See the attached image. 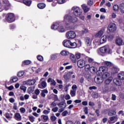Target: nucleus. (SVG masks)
I'll use <instances>...</instances> for the list:
<instances>
[{"label":"nucleus","mask_w":124,"mask_h":124,"mask_svg":"<svg viewBox=\"0 0 124 124\" xmlns=\"http://www.w3.org/2000/svg\"><path fill=\"white\" fill-rule=\"evenodd\" d=\"M100 55L105 56L107 54H112V49L108 45H106L100 48Z\"/></svg>","instance_id":"nucleus-1"},{"label":"nucleus","mask_w":124,"mask_h":124,"mask_svg":"<svg viewBox=\"0 0 124 124\" xmlns=\"http://www.w3.org/2000/svg\"><path fill=\"white\" fill-rule=\"evenodd\" d=\"M77 17L74 16L72 17L68 15H66L64 16V22H68V23H76L78 21Z\"/></svg>","instance_id":"nucleus-2"},{"label":"nucleus","mask_w":124,"mask_h":124,"mask_svg":"<svg viewBox=\"0 0 124 124\" xmlns=\"http://www.w3.org/2000/svg\"><path fill=\"white\" fill-rule=\"evenodd\" d=\"M72 11H73L74 14L77 17H79L82 15V13L83 11L82 9H80L78 7L74 6L72 8Z\"/></svg>","instance_id":"nucleus-3"},{"label":"nucleus","mask_w":124,"mask_h":124,"mask_svg":"<svg viewBox=\"0 0 124 124\" xmlns=\"http://www.w3.org/2000/svg\"><path fill=\"white\" fill-rule=\"evenodd\" d=\"M57 105L59 107V109L58 110L59 113L63 112L65 108H66V103L63 102H61L57 104Z\"/></svg>","instance_id":"nucleus-4"},{"label":"nucleus","mask_w":124,"mask_h":124,"mask_svg":"<svg viewBox=\"0 0 124 124\" xmlns=\"http://www.w3.org/2000/svg\"><path fill=\"white\" fill-rule=\"evenodd\" d=\"M66 36L68 39H73L76 37V33L74 31H70L66 33Z\"/></svg>","instance_id":"nucleus-5"},{"label":"nucleus","mask_w":124,"mask_h":124,"mask_svg":"<svg viewBox=\"0 0 124 124\" xmlns=\"http://www.w3.org/2000/svg\"><path fill=\"white\" fill-rule=\"evenodd\" d=\"M6 20L8 23L14 22V15L12 13H8L6 16Z\"/></svg>","instance_id":"nucleus-6"},{"label":"nucleus","mask_w":124,"mask_h":124,"mask_svg":"<svg viewBox=\"0 0 124 124\" xmlns=\"http://www.w3.org/2000/svg\"><path fill=\"white\" fill-rule=\"evenodd\" d=\"M108 29L110 32H114L117 31V26L114 23H110L108 26Z\"/></svg>","instance_id":"nucleus-7"},{"label":"nucleus","mask_w":124,"mask_h":124,"mask_svg":"<svg viewBox=\"0 0 124 124\" xmlns=\"http://www.w3.org/2000/svg\"><path fill=\"white\" fill-rule=\"evenodd\" d=\"M78 42H74L72 43L71 42V45H70V47H71V48H78L79 47H81V44H82V43L81 42L80 40H78Z\"/></svg>","instance_id":"nucleus-8"},{"label":"nucleus","mask_w":124,"mask_h":124,"mask_svg":"<svg viewBox=\"0 0 124 124\" xmlns=\"http://www.w3.org/2000/svg\"><path fill=\"white\" fill-rule=\"evenodd\" d=\"M86 62L84 60H79L77 62V65L80 68H83L85 66Z\"/></svg>","instance_id":"nucleus-9"},{"label":"nucleus","mask_w":124,"mask_h":124,"mask_svg":"<svg viewBox=\"0 0 124 124\" xmlns=\"http://www.w3.org/2000/svg\"><path fill=\"white\" fill-rule=\"evenodd\" d=\"M35 80L34 79L28 80L24 81V84L26 86H32V85L35 84Z\"/></svg>","instance_id":"nucleus-10"},{"label":"nucleus","mask_w":124,"mask_h":124,"mask_svg":"<svg viewBox=\"0 0 124 124\" xmlns=\"http://www.w3.org/2000/svg\"><path fill=\"white\" fill-rule=\"evenodd\" d=\"M109 120L108 121V124H115L118 121V117L113 116L110 117Z\"/></svg>","instance_id":"nucleus-11"},{"label":"nucleus","mask_w":124,"mask_h":124,"mask_svg":"<svg viewBox=\"0 0 124 124\" xmlns=\"http://www.w3.org/2000/svg\"><path fill=\"white\" fill-rule=\"evenodd\" d=\"M71 43V41L68 40H65L63 42V46H64V47H66V48H71V46H70Z\"/></svg>","instance_id":"nucleus-12"},{"label":"nucleus","mask_w":124,"mask_h":124,"mask_svg":"<svg viewBox=\"0 0 124 124\" xmlns=\"http://www.w3.org/2000/svg\"><path fill=\"white\" fill-rule=\"evenodd\" d=\"M104 33V30L103 29L100 30L96 33V34L95 35V36L97 38H100V37H102V35H103Z\"/></svg>","instance_id":"nucleus-13"},{"label":"nucleus","mask_w":124,"mask_h":124,"mask_svg":"<svg viewBox=\"0 0 124 124\" xmlns=\"http://www.w3.org/2000/svg\"><path fill=\"white\" fill-rule=\"evenodd\" d=\"M38 87L40 89H45L47 87V83L45 81H43L40 84H38Z\"/></svg>","instance_id":"nucleus-14"},{"label":"nucleus","mask_w":124,"mask_h":124,"mask_svg":"<svg viewBox=\"0 0 124 124\" xmlns=\"http://www.w3.org/2000/svg\"><path fill=\"white\" fill-rule=\"evenodd\" d=\"M116 43L118 46L124 45V41L121 38H117L116 40Z\"/></svg>","instance_id":"nucleus-15"},{"label":"nucleus","mask_w":124,"mask_h":124,"mask_svg":"<svg viewBox=\"0 0 124 124\" xmlns=\"http://www.w3.org/2000/svg\"><path fill=\"white\" fill-rule=\"evenodd\" d=\"M102 93L104 94H105L107 92H108V90H109V85H104L102 88Z\"/></svg>","instance_id":"nucleus-16"},{"label":"nucleus","mask_w":124,"mask_h":124,"mask_svg":"<svg viewBox=\"0 0 124 124\" xmlns=\"http://www.w3.org/2000/svg\"><path fill=\"white\" fill-rule=\"evenodd\" d=\"M6 0H3V2H4L3 6L5 10H8L9 9V6H10V4L9 1H6Z\"/></svg>","instance_id":"nucleus-17"},{"label":"nucleus","mask_w":124,"mask_h":124,"mask_svg":"<svg viewBox=\"0 0 124 124\" xmlns=\"http://www.w3.org/2000/svg\"><path fill=\"white\" fill-rule=\"evenodd\" d=\"M94 81L97 84H101V83L103 82V78H98V77H95Z\"/></svg>","instance_id":"nucleus-18"},{"label":"nucleus","mask_w":124,"mask_h":124,"mask_svg":"<svg viewBox=\"0 0 124 124\" xmlns=\"http://www.w3.org/2000/svg\"><path fill=\"white\" fill-rule=\"evenodd\" d=\"M15 119L16 121L20 122V121H22V116H21V114H20L19 113L16 112L15 113Z\"/></svg>","instance_id":"nucleus-19"},{"label":"nucleus","mask_w":124,"mask_h":124,"mask_svg":"<svg viewBox=\"0 0 124 124\" xmlns=\"http://www.w3.org/2000/svg\"><path fill=\"white\" fill-rule=\"evenodd\" d=\"M60 27V25L59 24V23H53L51 28V30H54V31H56L57 30H59V28Z\"/></svg>","instance_id":"nucleus-20"},{"label":"nucleus","mask_w":124,"mask_h":124,"mask_svg":"<svg viewBox=\"0 0 124 124\" xmlns=\"http://www.w3.org/2000/svg\"><path fill=\"white\" fill-rule=\"evenodd\" d=\"M99 71L101 72V73H105V72H107L108 71V67L106 66H101L99 69Z\"/></svg>","instance_id":"nucleus-21"},{"label":"nucleus","mask_w":124,"mask_h":124,"mask_svg":"<svg viewBox=\"0 0 124 124\" xmlns=\"http://www.w3.org/2000/svg\"><path fill=\"white\" fill-rule=\"evenodd\" d=\"M113 80V77H109L108 78H106V80H105V85H107L108 86H109V84L112 82V80Z\"/></svg>","instance_id":"nucleus-22"},{"label":"nucleus","mask_w":124,"mask_h":124,"mask_svg":"<svg viewBox=\"0 0 124 124\" xmlns=\"http://www.w3.org/2000/svg\"><path fill=\"white\" fill-rule=\"evenodd\" d=\"M106 41H107V36L104 35L101 38L100 40V44H103V43H105Z\"/></svg>","instance_id":"nucleus-23"},{"label":"nucleus","mask_w":124,"mask_h":124,"mask_svg":"<svg viewBox=\"0 0 124 124\" xmlns=\"http://www.w3.org/2000/svg\"><path fill=\"white\" fill-rule=\"evenodd\" d=\"M110 77V73L108 71L104 73L102 76L103 79H107Z\"/></svg>","instance_id":"nucleus-24"},{"label":"nucleus","mask_w":124,"mask_h":124,"mask_svg":"<svg viewBox=\"0 0 124 124\" xmlns=\"http://www.w3.org/2000/svg\"><path fill=\"white\" fill-rule=\"evenodd\" d=\"M93 44L95 46V47H97V46H99V45H100V44H100L99 40L96 39L94 40L93 42Z\"/></svg>","instance_id":"nucleus-25"},{"label":"nucleus","mask_w":124,"mask_h":124,"mask_svg":"<svg viewBox=\"0 0 124 124\" xmlns=\"http://www.w3.org/2000/svg\"><path fill=\"white\" fill-rule=\"evenodd\" d=\"M113 83L116 85V86H121L122 83L119 80V78H115L113 79Z\"/></svg>","instance_id":"nucleus-26"},{"label":"nucleus","mask_w":124,"mask_h":124,"mask_svg":"<svg viewBox=\"0 0 124 124\" xmlns=\"http://www.w3.org/2000/svg\"><path fill=\"white\" fill-rule=\"evenodd\" d=\"M23 3L27 5V6H31V0H23Z\"/></svg>","instance_id":"nucleus-27"},{"label":"nucleus","mask_w":124,"mask_h":124,"mask_svg":"<svg viewBox=\"0 0 124 124\" xmlns=\"http://www.w3.org/2000/svg\"><path fill=\"white\" fill-rule=\"evenodd\" d=\"M81 7H82V9H83V11H84V13H87V12H88V11H90V8L87 7V6L86 5H81Z\"/></svg>","instance_id":"nucleus-28"},{"label":"nucleus","mask_w":124,"mask_h":124,"mask_svg":"<svg viewBox=\"0 0 124 124\" xmlns=\"http://www.w3.org/2000/svg\"><path fill=\"white\" fill-rule=\"evenodd\" d=\"M120 71V69H118V67L117 66H113L112 68H111V72L112 73H117L118 72V71Z\"/></svg>","instance_id":"nucleus-29"},{"label":"nucleus","mask_w":124,"mask_h":124,"mask_svg":"<svg viewBox=\"0 0 124 124\" xmlns=\"http://www.w3.org/2000/svg\"><path fill=\"white\" fill-rule=\"evenodd\" d=\"M118 78L119 80H124V72H122L118 74Z\"/></svg>","instance_id":"nucleus-30"},{"label":"nucleus","mask_w":124,"mask_h":124,"mask_svg":"<svg viewBox=\"0 0 124 124\" xmlns=\"http://www.w3.org/2000/svg\"><path fill=\"white\" fill-rule=\"evenodd\" d=\"M86 43L88 46H91L92 44V39L89 37H86L85 39Z\"/></svg>","instance_id":"nucleus-31"},{"label":"nucleus","mask_w":124,"mask_h":124,"mask_svg":"<svg viewBox=\"0 0 124 124\" xmlns=\"http://www.w3.org/2000/svg\"><path fill=\"white\" fill-rule=\"evenodd\" d=\"M104 63L105 66H107V67H112L113 66V63L110 62L106 61Z\"/></svg>","instance_id":"nucleus-32"},{"label":"nucleus","mask_w":124,"mask_h":124,"mask_svg":"<svg viewBox=\"0 0 124 124\" xmlns=\"http://www.w3.org/2000/svg\"><path fill=\"white\" fill-rule=\"evenodd\" d=\"M70 59L74 62V63H75L76 62V57H75V56L73 54H70Z\"/></svg>","instance_id":"nucleus-33"},{"label":"nucleus","mask_w":124,"mask_h":124,"mask_svg":"<svg viewBox=\"0 0 124 124\" xmlns=\"http://www.w3.org/2000/svg\"><path fill=\"white\" fill-rule=\"evenodd\" d=\"M18 81V78L17 77H13L10 78V82L11 83H16Z\"/></svg>","instance_id":"nucleus-34"},{"label":"nucleus","mask_w":124,"mask_h":124,"mask_svg":"<svg viewBox=\"0 0 124 124\" xmlns=\"http://www.w3.org/2000/svg\"><path fill=\"white\" fill-rule=\"evenodd\" d=\"M120 11L121 13L124 14V3H123L120 4Z\"/></svg>","instance_id":"nucleus-35"},{"label":"nucleus","mask_w":124,"mask_h":124,"mask_svg":"<svg viewBox=\"0 0 124 124\" xmlns=\"http://www.w3.org/2000/svg\"><path fill=\"white\" fill-rule=\"evenodd\" d=\"M37 6L40 9H43V8H45L46 5L43 3H40L38 4Z\"/></svg>","instance_id":"nucleus-36"},{"label":"nucleus","mask_w":124,"mask_h":124,"mask_svg":"<svg viewBox=\"0 0 124 124\" xmlns=\"http://www.w3.org/2000/svg\"><path fill=\"white\" fill-rule=\"evenodd\" d=\"M69 54V52H68V51H67V50H62L61 52V55H62V56H68V55Z\"/></svg>","instance_id":"nucleus-37"},{"label":"nucleus","mask_w":124,"mask_h":124,"mask_svg":"<svg viewBox=\"0 0 124 124\" xmlns=\"http://www.w3.org/2000/svg\"><path fill=\"white\" fill-rule=\"evenodd\" d=\"M90 32V30L88 29V28L87 27H83L82 29V33H89Z\"/></svg>","instance_id":"nucleus-38"},{"label":"nucleus","mask_w":124,"mask_h":124,"mask_svg":"<svg viewBox=\"0 0 124 124\" xmlns=\"http://www.w3.org/2000/svg\"><path fill=\"white\" fill-rule=\"evenodd\" d=\"M58 31L59 32H64V31H65V29L63 26H59Z\"/></svg>","instance_id":"nucleus-39"},{"label":"nucleus","mask_w":124,"mask_h":124,"mask_svg":"<svg viewBox=\"0 0 124 124\" xmlns=\"http://www.w3.org/2000/svg\"><path fill=\"white\" fill-rule=\"evenodd\" d=\"M41 118H42L45 123L49 120V117L47 115H43L41 116Z\"/></svg>","instance_id":"nucleus-40"},{"label":"nucleus","mask_w":124,"mask_h":124,"mask_svg":"<svg viewBox=\"0 0 124 124\" xmlns=\"http://www.w3.org/2000/svg\"><path fill=\"white\" fill-rule=\"evenodd\" d=\"M33 89H35V86L28 88V92L29 93H33Z\"/></svg>","instance_id":"nucleus-41"},{"label":"nucleus","mask_w":124,"mask_h":124,"mask_svg":"<svg viewBox=\"0 0 124 124\" xmlns=\"http://www.w3.org/2000/svg\"><path fill=\"white\" fill-rule=\"evenodd\" d=\"M24 73L25 72H24V71H20L18 72V73L17 74V75L18 77H22V76L24 75Z\"/></svg>","instance_id":"nucleus-42"},{"label":"nucleus","mask_w":124,"mask_h":124,"mask_svg":"<svg viewBox=\"0 0 124 124\" xmlns=\"http://www.w3.org/2000/svg\"><path fill=\"white\" fill-rule=\"evenodd\" d=\"M58 56L59 54H52V55H51V58L52 60H57Z\"/></svg>","instance_id":"nucleus-43"},{"label":"nucleus","mask_w":124,"mask_h":124,"mask_svg":"<svg viewBox=\"0 0 124 124\" xmlns=\"http://www.w3.org/2000/svg\"><path fill=\"white\" fill-rule=\"evenodd\" d=\"M87 60L89 62H90V63H92L93 64V63H94V60L92 58H90L88 57L87 58Z\"/></svg>","instance_id":"nucleus-44"},{"label":"nucleus","mask_w":124,"mask_h":124,"mask_svg":"<svg viewBox=\"0 0 124 124\" xmlns=\"http://www.w3.org/2000/svg\"><path fill=\"white\" fill-rule=\"evenodd\" d=\"M70 94L72 97H73L76 95V91L75 90H71L70 91Z\"/></svg>","instance_id":"nucleus-45"},{"label":"nucleus","mask_w":124,"mask_h":124,"mask_svg":"<svg viewBox=\"0 0 124 124\" xmlns=\"http://www.w3.org/2000/svg\"><path fill=\"white\" fill-rule=\"evenodd\" d=\"M119 5L116 4V5H114L113 7V10L114 11H118L119 10Z\"/></svg>","instance_id":"nucleus-46"},{"label":"nucleus","mask_w":124,"mask_h":124,"mask_svg":"<svg viewBox=\"0 0 124 124\" xmlns=\"http://www.w3.org/2000/svg\"><path fill=\"white\" fill-rule=\"evenodd\" d=\"M31 62V61H29V60L24 61L23 62L22 65H23V64H26V65H28L29 64H30Z\"/></svg>","instance_id":"nucleus-47"},{"label":"nucleus","mask_w":124,"mask_h":124,"mask_svg":"<svg viewBox=\"0 0 124 124\" xmlns=\"http://www.w3.org/2000/svg\"><path fill=\"white\" fill-rule=\"evenodd\" d=\"M96 68L94 67H90L89 70L92 73H94L95 72Z\"/></svg>","instance_id":"nucleus-48"},{"label":"nucleus","mask_w":124,"mask_h":124,"mask_svg":"<svg viewBox=\"0 0 124 124\" xmlns=\"http://www.w3.org/2000/svg\"><path fill=\"white\" fill-rule=\"evenodd\" d=\"M37 59H38V61L40 62H42L43 61V56L41 55H38L37 56Z\"/></svg>","instance_id":"nucleus-49"},{"label":"nucleus","mask_w":124,"mask_h":124,"mask_svg":"<svg viewBox=\"0 0 124 124\" xmlns=\"http://www.w3.org/2000/svg\"><path fill=\"white\" fill-rule=\"evenodd\" d=\"M28 118L31 123H33L34 122V117L33 116H29Z\"/></svg>","instance_id":"nucleus-50"},{"label":"nucleus","mask_w":124,"mask_h":124,"mask_svg":"<svg viewBox=\"0 0 124 124\" xmlns=\"http://www.w3.org/2000/svg\"><path fill=\"white\" fill-rule=\"evenodd\" d=\"M67 114H68V111L67 110H65L62 113V117H65Z\"/></svg>","instance_id":"nucleus-51"},{"label":"nucleus","mask_w":124,"mask_h":124,"mask_svg":"<svg viewBox=\"0 0 124 124\" xmlns=\"http://www.w3.org/2000/svg\"><path fill=\"white\" fill-rule=\"evenodd\" d=\"M52 112L56 113V112H58V111H59V108L55 107L52 109Z\"/></svg>","instance_id":"nucleus-52"},{"label":"nucleus","mask_w":124,"mask_h":124,"mask_svg":"<svg viewBox=\"0 0 124 124\" xmlns=\"http://www.w3.org/2000/svg\"><path fill=\"white\" fill-rule=\"evenodd\" d=\"M50 108H52V107H56V106H57V103L54 101L50 104Z\"/></svg>","instance_id":"nucleus-53"},{"label":"nucleus","mask_w":124,"mask_h":124,"mask_svg":"<svg viewBox=\"0 0 124 124\" xmlns=\"http://www.w3.org/2000/svg\"><path fill=\"white\" fill-rule=\"evenodd\" d=\"M70 98H71V97H70V95L68 94H66V95L65 96V99L66 100H69Z\"/></svg>","instance_id":"nucleus-54"},{"label":"nucleus","mask_w":124,"mask_h":124,"mask_svg":"<svg viewBox=\"0 0 124 124\" xmlns=\"http://www.w3.org/2000/svg\"><path fill=\"white\" fill-rule=\"evenodd\" d=\"M19 110L22 114H24L26 112V109L24 108H20Z\"/></svg>","instance_id":"nucleus-55"},{"label":"nucleus","mask_w":124,"mask_h":124,"mask_svg":"<svg viewBox=\"0 0 124 124\" xmlns=\"http://www.w3.org/2000/svg\"><path fill=\"white\" fill-rule=\"evenodd\" d=\"M26 89H27V87L26 86H21L20 87V89L23 91V92H26Z\"/></svg>","instance_id":"nucleus-56"},{"label":"nucleus","mask_w":124,"mask_h":124,"mask_svg":"<svg viewBox=\"0 0 124 124\" xmlns=\"http://www.w3.org/2000/svg\"><path fill=\"white\" fill-rule=\"evenodd\" d=\"M50 113V111L45 109L43 110V114H45V115H48Z\"/></svg>","instance_id":"nucleus-57"},{"label":"nucleus","mask_w":124,"mask_h":124,"mask_svg":"<svg viewBox=\"0 0 124 124\" xmlns=\"http://www.w3.org/2000/svg\"><path fill=\"white\" fill-rule=\"evenodd\" d=\"M63 78L66 81H67L68 80V76L67 75V74H64L63 75Z\"/></svg>","instance_id":"nucleus-58"},{"label":"nucleus","mask_w":124,"mask_h":124,"mask_svg":"<svg viewBox=\"0 0 124 124\" xmlns=\"http://www.w3.org/2000/svg\"><path fill=\"white\" fill-rule=\"evenodd\" d=\"M84 112L85 114H86V115H88V107H85L84 108Z\"/></svg>","instance_id":"nucleus-59"},{"label":"nucleus","mask_w":124,"mask_h":124,"mask_svg":"<svg viewBox=\"0 0 124 124\" xmlns=\"http://www.w3.org/2000/svg\"><path fill=\"white\" fill-rule=\"evenodd\" d=\"M76 57L77 59H80V58H81V53H77V54H76Z\"/></svg>","instance_id":"nucleus-60"},{"label":"nucleus","mask_w":124,"mask_h":124,"mask_svg":"<svg viewBox=\"0 0 124 124\" xmlns=\"http://www.w3.org/2000/svg\"><path fill=\"white\" fill-rule=\"evenodd\" d=\"M90 68H91L90 65L87 64L85 66V70H90Z\"/></svg>","instance_id":"nucleus-61"},{"label":"nucleus","mask_w":124,"mask_h":124,"mask_svg":"<svg viewBox=\"0 0 124 124\" xmlns=\"http://www.w3.org/2000/svg\"><path fill=\"white\" fill-rule=\"evenodd\" d=\"M113 38H114V36L113 35H109L108 36V40H112Z\"/></svg>","instance_id":"nucleus-62"},{"label":"nucleus","mask_w":124,"mask_h":124,"mask_svg":"<svg viewBox=\"0 0 124 124\" xmlns=\"http://www.w3.org/2000/svg\"><path fill=\"white\" fill-rule=\"evenodd\" d=\"M50 120L51 121H53V122H54V121H56V120H57V117H56V116H52L50 117Z\"/></svg>","instance_id":"nucleus-63"},{"label":"nucleus","mask_w":124,"mask_h":124,"mask_svg":"<svg viewBox=\"0 0 124 124\" xmlns=\"http://www.w3.org/2000/svg\"><path fill=\"white\" fill-rule=\"evenodd\" d=\"M72 89L73 91H76V89H77V85H76L75 84L73 85L72 87Z\"/></svg>","instance_id":"nucleus-64"}]
</instances>
